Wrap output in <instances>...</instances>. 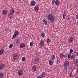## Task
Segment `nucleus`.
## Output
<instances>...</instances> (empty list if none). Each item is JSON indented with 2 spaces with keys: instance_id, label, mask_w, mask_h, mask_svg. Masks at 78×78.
<instances>
[{
  "instance_id": "f257e3e1",
  "label": "nucleus",
  "mask_w": 78,
  "mask_h": 78,
  "mask_svg": "<svg viewBox=\"0 0 78 78\" xmlns=\"http://www.w3.org/2000/svg\"><path fill=\"white\" fill-rule=\"evenodd\" d=\"M47 18L48 20H49L51 23H53L55 22V17L53 16L51 13H50L48 15Z\"/></svg>"
},
{
  "instance_id": "f03ea898",
  "label": "nucleus",
  "mask_w": 78,
  "mask_h": 78,
  "mask_svg": "<svg viewBox=\"0 0 78 78\" xmlns=\"http://www.w3.org/2000/svg\"><path fill=\"white\" fill-rule=\"evenodd\" d=\"M19 34V32L18 30H16L15 32V34H14L13 37H12V39H14L17 37V36H18Z\"/></svg>"
},
{
  "instance_id": "7ed1b4c3",
  "label": "nucleus",
  "mask_w": 78,
  "mask_h": 78,
  "mask_svg": "<svg viewBox=\"0 0 78 78\" xmlns=\"http://www.w3.org/2000/svg\"><path fill=\"white\" fill-rule=\"evenodd\" d=\"M70 63L68 61H65L63 63V66L65 67H67L69 66Z\"/></svg>"
},
{
  "instance_id": "20e7f679",
  "label": "nucleus",
  "mask_w": 78,
  "mask_h": 78,
  "mask_svg": "<svg viewBox=\"0 0 78 78\" xmlns=\"http://www.w3.org/2000/svg\"><path fill=\"white\" fill-rule=\"evenodd\" d=\"M5 65L3 63H1L0 64V70H3L5 69Z\"/></svg>"
},
{
  "instance_id": "39448f33",
  "label": "nucleus",
  "mask_w": 78,
  "mask_h": 78,
  "mask_svg": "<svg viewBox=\"0 0 78 78\" xmlns=\"http://www.w3.org/2000/svg\"><path fill=\"white\" fill-rule=\"evenodd\" d=\"M73 37H71L69 38L68 41V42H69V43H70V44H72V43H73Z\"/></svg>"
},
{
  "instance_id": "423d86ee",
  "label": "nucleus",
  "mask_w": 78,
  "mask_h": 78,
  "mask_svg": "<svg viewBox=\"0 0 78 78\" xmlns=\"http://www.w3.org/2000/svg\"><path fill=\"white\" fill-rule=\"evenodd\" d=\"M23 73V70L20 69L18 71V74L19 76H21Z\"/></svg>"
},
{
  "instance_id": "0eeeda50",
  "label": "nucleus",
  "mask_w": 78,
  "mask_h": 78,
  "mask_svg": "<svg viewBox=\"0 0 78 78\" xmlns=\"http://www.w3.org/2000/svg\"><path fill=\"white\" fill-rule=\"evenodd\" d=\"M30 5L32 6H35V5H36V2L34 0H32V1H31Z\"/></svg>"
},
{
  "instance_id": "6e6552de",
  "label": "nucleus",
  "mask_w": 78,
  "mask_h": 78,
  "mask_svg": "<svg viewBox=\"0 0 78 78\" xmlns=\"http://www.w3.org/2000/svg\"><path fill=\"white\" fill-rule=\"evenodd\" d=\"M12 57L13 58H14V59H19V56H18V55L16 54H14L12 56Z\"/></svg>"
},
{
  "instance_id": "1a4fd4ad",
  "label": "nucleus",
  "mask_w": 78,
  "mask_h": 78,
  "mask_svg": "<svg viewBox=\"0 0 78 78\" xmlns=\"http://www.w3.org/2000/svg\"><path fill=\"white\" fill-rule=\"evenodd\" d=\"M40 44L41 47H43L44 45V40H42L40 42Z\"/></svg>"
},
{
  "instance_id": "9d476101",
  "label": "nucleus",
  "mask_w": 78,
  "mask_h": 78,
  "mask_svg": "<svg viewBox=\"0 0 78 78\" xmlns=\"http://www.w3.org/2000/svg\"><path fill=\"white\" fill-rule=\"evenodd\" d=\"M55 4L56 5V6H58L60 4V2L58 0H56L55 1Z\"/></svg>"
},
{
  "instance_id": "9b49d317",
  "label": "nucleus",
  "mask_w": 78,
  "mask_h": 78,
  "mask_svg": "<svg viewBox=\"0 0 78 78\" xmlns=\"http://www.w3.org/2000/svg\"><path fill=\"white\" fill-rule=\"evenodd\" d=\"M39 10V6H36L34 7V10L36 12L37 11H38Z\"/></svg>"
},
{
  "instance_id": "f8f14e48",
  "label": "nucleus",
  "mask_w": 78,
  "mask_h": 78,
  "mask_svg": "<svg viewBox=\"0 0 78 78\" xmlns=\"http://www.w3.org/2000/svg\"><path fill=\"white\" fill-rule=\"evenodd\" d=\"M53 62V60L52 59L50 60L49 61V64L50 65V66H52L53 64V62Z\"/></svg>"
},
{
  "instance_id": "ddd939ff",
  "label": "nucleus",
  "mask_w": 78,
  "mask_h": 78,
  "mask_svg": "<svg viewBox=\"0 0 78 78\" xmlns=\"http://www.w3.org/2000/svg\"><path fill=\"white\" fill-rule=\"evenodd\" d=\"M51 58L52 60H54L55 59V55H51Z\"/></svg>"
},
{
  "instance_id": "4468645a",
  "label": "nucleus",
  "mask_w": 78,
  "mask_h": 78,
  "mask_svg": "<svg viewBox=\"0 0 78 78\" xmlns=\"http://www.w3.org/2000/svg\"><path fill=\"white\" fill-rule=\"evenodd\" d=\"M12 14H11V13H9L8 15L9 16V17L10 19H12L13 18V15H12Z\"/></svg>"
},
{
  "instance_id": "2eb2a0df",
  "label": "nucleus",
  "mask_w": 78,
  "mask_h": 78,
  "mask_svg": "<svg viewBox=\"0 0 78 78\" xmlns=\"http://www.w3.org/2000/svg\"><path fill=\"white\" fill-rule=\"evenodd\" d=\"M25 44L24 43H21L20 44V47L21 48H23V47H25Z\"/></svg>"
},
{
  "instance_id": "dca6fc26",
  "label": "nucleus",
  "mask_w": 78,
  "mask_h": 78,
  "mask_svg": "<svg viewBox=\"0 0 78 78\" xmlns=\"http://www.w3.org/2000/svg\"><path fill=\"white\" fill-rule=\"evenodd\" d=\"M43 21V22L44 23V24L46 25H47V23H48L47 20L46 19H44Z\"/></svg>"
},
{
  "instance_id": "f3484780",
  "label": "nucleus",
  "mask_w": 78,
  "mask_h": 78,
  "mask_svg": "<svg viewBox=\"0 0 78 78\" xmlns=\"http://www.w3.org/2000/svg\"><path fill=\"white\" fill-rule=\"evenodd\" d=\"M14 10L12 9H11L10 11V14H14Z\"/></svg>"
},
{
  "instance_id": "a211bd4d",
  "label": "nucleus",
  "mask_w": 78,
  "mask_h": 78,
  "mask_svg": "<svg viewBox=\"0 0 78 78\" xmlns=\"http://www.w3.org/2000/svg\"><path fill=\"white\" fill-rule=\"evenodd\" d=\"M46 75V74H45V72H43L42 73V74H41V76L43 78V77H45V76Z\"/></svg>"
},
{
  "instance_id": "6ab92c4d",
  "label": "nucleus",
  "mask_w": 78,
  "mask_h": 78,
  "mask_svg": "<svg viewBox=\"0 0 78 78\" xmlns=\"http://www.w3.org/2000/svg\"><path fill=\"white\" fill-rule=\"evenodd\" d=\"M34 61L36 62H39V58H38L36 57L34 58Z\"/></svg>"
},
{
  "instance_id": "aec40b11",
  "label": "nucleus",
  "mask_w": 78,
  "mask_h": 78,
  "mask_svg": "<svg viewBox=\"0 0 78 78\" xmlns=\"http://www.w3.org/2000/svg\"><path fill=\"white\" fill-rule=\"evenodd\" d=\"M37 69V68H36V66H34L32 68V70H33V71H34V72H35Z\"/></svg>"
},
{
  "instance_id": "412c9836",
  "label": "nucleus",
  "mask_w": 78,
  "mask_h": 78,
  "mask_svg": "<svg viewBox=\"0 0 78 78\" xmlns=\"http://www.w3.org/2000/svg\"><path fill=\"white\" fill-rule=\"evenodd\" d=\"M7 13V10H3L2 12V14L3 15H6Z\"/></svg>"
},
{
  "instance_id": "4be33fe9",
  "label": "nucleus",
  "mask_w": 78,
  "mask_h": 78,
  "mask_svg": "<svg viewBox=\"0 0 78 78\" xmlns=\"http://www.w3.org/2000/svg\"><path fill=\"white\" fill-rule=\"evenodd\" d=\"M4 52V49H1V50H0V55H2Z\"/></svg>"
},
{
  "instance_id": "5701e85b",
  "label": "nucleus",
  "mask_w": 78,
  "mask_h": 78,
  "mask_svg": "<svg viewBox=\"0 0 78 78\" xmlns=\"http://www.w3.org/2000/svg\"><path fill=\"white\" fill-rule=\"evenodd\" d=\"M64 54H60V58H61V59H62V58H64Z\"/></svg>"
},
{
  "instance_id": "b1692460",
  "label": "nucleus",
  "mask_w": 78,
  "mask_h": 78,
  "mask_svg": "<svg viewBox=\"0 0 78 78\" xmlns=\"http://www.w3.org/2000/svg\"><path fill=\"white\" fill-rule=\"evenodd\" d=\"M45 34H44V33H42L41 35V36L42 37V38H44L45 37Z\"/></svg>"
},
{
  "instance_id": "393cba45",
  "label": "nucleus",
  "mask_w": 78,
  "mask_h": 78,
  "mask_svg": "<svg viewBox=\"0 0 78 78\" xmlns=\"http://www.w3.org/2000/svg\"><path fill=\"white\" fill-rule=\"evenodd\" d=\"M74 65L76 66H78V61H76L75 62Z\"/></svg>"
},
{
  "instance_id": "a878e982",
  "label": "nucleus",
  "mask_w": 78,
  "mask_h": 78,
  "mask_svg": "<svg viewBox=\"0 0 78 78\" xmlns=\"http://www.w3.org/2000/svg\"><path fill=\"white\" fill-rule=\"evenodd\" d=\"M13 47H14L13 44H11L9 45V48H12Z\"/></svg>"
},
{
  "instance_id": "bb28decb",
  "label": "nucleus",
  "mask_w": 78,
  "mask_h": 78,
  "mask_svg": "<svg viewBox=\"0 0 78 78\" xmlns=\"http://www.w3.org/2000/svg\"><path fill=\"white\" fill-rule=\"evenodd\" d=\"M46 42L47 44H49L50 43V42H51V40L50 39H48L47 40Z\"/></svg>"
},
{
  "instance_id": "cd10ccee",
  "label": "nucleus",
  "mask_w": 78,
  "mask_h": 78,
  "mask_svg": "<svg viewBox=\"0 0 78 78\" xmlns=\"http://www.w3.org/2000/svg\"><path fill=\"white\" fill-rule=\"evenodd\" d=\"M3 76V72H1L0 73V78H2Z\"/></svg>"
},
{
  "instance_id": "c85d7f7f",
  "label": "nucleus",
  "mask_w": 78,
  "mask_h": 78,
  "mask_svg": "<svg viewBox=\"0 0 78 78\" xmlns=\"http://www.w3.org/2000/svg\"><path fill=\"white\" fill-rule=\"evenodd\" d=\"M75 58V55L73 54L72 55L71 58V59L72 60Z\"/></svg>"
},
{
  "instance_id": "c756f323",
  "label": "nucleus",
  "mask_w": 78,
  "mask_h": 78,
  "mask_svg": "<svg viewBox=\"0 0 78 78\" xmlns=\"http://www.w3.org/2000/svg\"><path fill=\"white\" fill-rule=\"evenodd\" d=\"M55 0H53L52 1V5L53 6H54L55 5Z\"/></svg>"
},
{
  "instance_id": "7c9ffc66",
  "label": "nucleus",
  "mask_w": 78,
  "mask_h": 78,
  "mask_svg": "<svg viewBox=\"0 0 78 78\" xmlns=\"http://www.w3.org/2000/svg\"><path fill=\"white\" fill-rule=\"evenodd\" d=\"M26 60V58H25V57H22V61H24Z\"/></svg>"
},
{
  "instance_id": "2f4dec72",
  "label": "nucleus",
  "mask_w": 78,
  "mask_h": 78,
  "mask_svg": "<svg viewBox=\"0 0 78 78\" xmlns=\"http://www.w3.org/2000/svg\"><path fill=\"white\" fill-rule=\"evenodd\" d=\"M33 44H34L33 42H31L30 43V47H32L33 45Z\"/></svg>"
},
{
  "instance_id": "473e14b6",
  "label": "nucleus",
  "mask_w": 78,
  "mask_h": 78,
  "mask_svg": "<svg viewBox=\"0 0 78 78\" xmlns=\"http://www.w3.org/2000/svg\"><path fill=\"white\" fill-rule=\"evenodd\" d=\"M19 38H18L16 39V44H18V43H19Z\"/></svg>"
},
{
  "instance_id": "72a5a7b5",
  "label": "nucleus",
  "mask_w": 78,
  "mask_h": 78,
  "mask_svg": "<svg viewBox=\"0 0 78 78\" xmlns=\"http://www.w3.org/2000/svg\"><path fill=\"white\" fill-rule=\"evenodd\" d=\"M56 63L57 64H58L59 63H60V61L58 60V59L56 60Z\"/></svg>"
},
{
  "instance_id": "f704fd0d",
  "label": "nucleus",
  "mask_w": 78,
  "mask_h": 78,
  "mask_svg": "<svg viewBox=\"0 0 78 78\" xmlns=\"http://www.w3.org/2000/svg\"><path fill=\"white\" fill-rule=\"evenodd\" d=\"M71 53H69V54L68 56V58H70V57H71Z\"/></svg>"
},
{
  "instance_id": "c9c22d12",
  "label": "nucleus",
  "mask_w": 78,
  "mask_h": 78,
  "mask_svg": "<svg viewBox=\"0 0 78 78\" xmlns=\"http://www.w3.org/2000/svg\"><path fill=\"white\" fill-rule=\"evenodd\" d=\"M65 17H66V14L65 13H63V19H65Z\"/></svg>"
},
{
  "instance_id": "e433bc0d",
  "label": "nucleus",
  "mask_w": 78,
  "mask_h": 78,
  "mask_svg": "<svg viewBox=\"0 0 78 78\" xmlns=\"http://www.w3.org/2000/svg\"><path fill=\"white\" fill-rule=\"evenodd\" d=\"M73 52V49H71L70 50V53H71V54H72V53Z\"/></svg>"
},
{
  "instance_id": "4c0bfd02",
  "label": "nucleus",
  "mask_w": 78,
  "mask_h": 78,
  "mask_svg": "<svg viewBox=\"0 0 78 78\" xmlns=\"http://www.w3.org/2000/svg\"><path fill=\"white\" fill-rule=\"evenodd\" d=\"M65 71H67V67H65Z\"/></svg>"
},
{
  "instance_id": "58836bf2",
  "label": "nucleus",
  "mask_w": 78,
  "mask_h": 78,
  "mask_svg": "<svg viewBox=\"0 0 78 78\" xmlns=\"http://www.w3.org/2000/svg\"><path fill=\"white\" fill-rule=\"evenodd\" d=\"M67 55L65 54V55H64V57L65 58H67Z\"/></svg>"
},
{
  "instance_id": "ea45409f",
  "label": "nucleus",
  "mask_w": 78,
  "mask_h": 78,
  "mask_svg": "<svg viewBox=\"0 0 78 78\" xmlns=\"http://www.w3.org/2000/svg\"><path fill=\"white\" fill-rule=\"evenodd\" d=\"M76 17L77 19H78V14L76 15Z\"/></svg>"
},
{
  "instance_id": "a19ab883",
  "label": "nucleus",
  "mask_w": 78,
  "mask_h": 78,
  "mask_svg": "<svg viewBox=\"0 0 78 78\" xmlns=\"http://www.w3.org/2000/svg\"><path fill=\"white\" fill-rule=\"evenodd\" d=\"M70 77H72V74L71 73H70Z\"/></svg>"
},
{
  "instance_id": "79ce46f5",
  "label": "nucleus",
  "mask_w": 78,
  "mask_h": 78,
  "mask_svg": "<svg viewBox=\"0 0 78 78\" xmlns=\"http://www.w3.org/2000/svg\"><path fill=\"white\" fill-rule=\"evenodd\" d=\"M42 77L41 76H41H38L37 77V78H42Z\"/></svg>"
},
{
  "instance_id": "37998d69",
  "label": "nucleus",
  "mask_w": 78,
  "mask_h": 78,
  "mask_svg": "<svg viewBox=\"0 0 78 78\" xmlns=\"http://www.w3.org/2000/svg\"><path fill=\"white\" fill-rule=\"evenodd\" d=\"M67 20H69V16H67Z\"/></svg>"
},
{
  "instance_id": "c03bdc74",
  "label": "nucleus",
  "mask_w": 78,
  "mask_h": 78,
  "mask_svg": "<svg viewBox=\"0 0 78 78\" xmlns=\"http://www.w3.org/2000/svg\"><path fill=\"white\" fill-rule=\"evenodd\" d=\"M65 55H68V53H66V54Z\"/></svg>"
},
{
  "instance_id": "a18cd8bd",
  "label": "nucleus",
  "mask_w": 78,
  "mask_h": 78,
  "mask_svg": "<svg viewBox=\"0 0 78 78\" xmlns=\"http://www.w3.org/2000/svg\"><path fill=\"white\" fill-rule=\"evenodd\" d=\"M75 78H78V77L77 76H76V77H75Z\"/></svg>"
},
{
  "instance_id": "49530a36",
  "label": "nucleus",
  "mask_w": 78,
  "mask_h": 78,
  "mask_svg": "<svg viewBox=\"0 0 78 78\" xmlns=\"http://www.w3.org/2000/svg\"><path fill=\"white\" fill-rule=\"evenodd\" d=\"M77 25H78V21H77Z\"/></svg>"
},
{
  "instance_id": "de8ad7c7",
  "label": "nucleus",
  "mask_w": 78,
  "mask_h": 78,
  "mask_svg": "<svg viewBox=\"0 0 78 78\" xmlns=\"http://www.w3.org/2000/svg\"><path fill=\"white\" fill-rule=\"evenodd\" d=\"M65 13H66V11H65V12H64L63 14H65Z\"/></svg>"
}]
</instances>
